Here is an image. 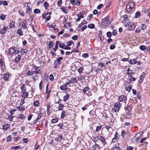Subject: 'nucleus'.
<instances>
[{
	"mask_svg": "<svg viewBox=\"0 0 150 150\" xmlns=\"http://www.w3.org/2000/svg\"><path fill=\"white\" fill-rule=\"evenodd\" d=\"M109 17V16H107L102 19L101 24L102 27H105L107 25L111 23V21L110 20Z\"/></svg>",
	"mask_w": 150,
	"mask_h": 150,
	"instance_id": "f257e3e1",
	"label": "nucleus"
},
{
	"mask_svg": "<svg viewBox=\"0 0 150 150\" xmlns=\"http://www.w3.org/2000/svg\"><path fill=\"white\" fill-rule=\"evenodd\" d=\"M122 104L119 102H117L115 103L114 105V108L112 109V111L115 112H118L120 109Z\"/></svg>",
	"mask_w": 150,
	"mask_h": 150,
	"instance_id": "f03ea898",
	"label": "nucleus"
},
{
	"mask_svg": "<svg viewBox=\"0 0 150 150\" xmlns=\"http://www.w3.org/2000/svg\"><path fill=\"white\" fill-rule=\"evenodd\" d=\"M134 6V4L133 2H129L126 5V10L127 12L131 11Z\"/></svg>",
	"mask_w": 150,
	"mask_h": 150,
	"instance_id": "7ed1b4c3",
	"label": "nucleus"
},
{
	"mask_svg": "<svg viewBox=\"0 0 150 150\" xmlns=\"http://www.w3.org/2000/svg\"><path fill=\"white\" fill-rule=\"evenodd\" d=\"M20 52V51L16 50L15 47H11L9 50L8 54L10 55L13 54H18Z\"/></svg>",
	"mask_w": 150,
	"mask_h": 150,
	"instance_id": "20e7f679",
	"label": "nucleus"
},
{
	"mask_svg": "<svg viewBox=\"0 0 150 150\" xmlns=\"http://www.w3.org/2000/svg\"><path fill=\"white\" fill-rule=\"evenodd\" d=\"M19 26V27L22 29L23 30L27 29V24L26 21L25 20L24 21H23L20 22Z\"/></svg>",
	"mask_w": 150,
	"mask_h": 150,
	"instance_id": "39448f33",
	"label": "nucleus"
},
{
	"mask_svg": "<svg viewBox=\"0 0 150 150\" xmlns=\"http://www.w3.org/2000/svg\"><path fill=\"white\" fill-rule=\"evenodd\" d=\"M127 100V97L124 95H121L118 98V101L119 102H125V101Z\"/></svg>",
	"mask_w": 150,
	"mask_h": 150,
	"instance_id": "423d86ee",
	"label": "nucleus"
},
{
	"mask_svg": "<svg viewBox=\"0 0 150 150\" xmlns=\"http://www.w3.org/2000/svg\"><path fill=\"white\" fill-rule=\"evenodd\" d=\"M125 110L129 112L126 115H130L131 114L130 111L132 110V107L130 105H128L127 106L125 107Z\"/></svg>",
	"mask_w": 150,
	"mask_h": 150,
	"instance_id": "0eeeda50",
	"label": "nucleus"
},
{
	"mask_svg": "<svg viewBox=\"0 0 150 150\" xmlns=\"http://www.w3.org/2000/svg\"><path fill=\"white\" fill-rule=\"evenodd\" d=\"M63 59V57H60L58 58L56 60H55L54 61V63L57 64H59L60 63V61L61 60Z\"/></svg>",
	"mask_w": 150,
	"mask_h": 150,
	"instance_id": "6e6552de",
	"label": "nucleus"
},
{
	"mask_svg": "<svg viewBox=\"0 0 150 150\" xmlns=\"http://www.w3.org/2000/svg\"><path fill=\"white\" fill-rule=\"evenodd\" d=\"M30 4L28 3L27 4V8H26V12L29 14H30L32 12V10L31 8H30Z\"/></svg>",
	"mask_w": 150,
	"mask_h": 150,
	"instance_id": "1a4fd4ad",
	"label": "nucleus"
},
{
	"mask_svg": "<svg viewBox=\"0 0 150 150\" xmlns=\"http://www.w3.org/2000/svg\"><path fill=\"white\" fill-rule=\"evenodd\" d=\"M9 75L8 74L6 73L3 75V79L7 81H8Z\"/></svg>",
	"mask_w": 150,
	"mask_h": 150,
	"instance_id": "9d476101",
	"label": "nucleus"
},
{
	"mask_svg": "<svg viewBox=\"0 0 150 150\" xmlns=\"http://www.w3.org/2000/svg\"><path fill=\"white\" fill-rule=\"evenodd\" d=\"M137 58L136 59H134L132 60H130L129 62L131 64L134 65L137 63Z\"/></svg>",
	"mask_w": 150,
	"mask_h": 150,
	"instance_id": "9b49d317",
	"label": "nucleus"
},
{
	"mask_svg": "<svg viewBox=\"0 0 150 150\" xmlns=\"http://www.w3.org/2000/svg\"><path fill=\"white\" fill-rule=\"evenodd\" d=\"M127 74L130 77L132 76L137 77V74L133 72H127Z\"/></svg>",
	"mask_w": 150,
	"mask_h": 150,
	"instance_id": "f8f14e48",
	"label": "nucleus"
},
{
	"mask_svg": "<svg viewBox=\"0 0 150 150\" xmlns=\"http://www.w3.org/2000/svg\"><path fill=\"white\" fill-rule=\"evenodd\" d=\"M92 150H98L100 149L99 146L95 143L91 147Z\"/></svg>",
	"mask_w": 150,
	"mask_h": 150,
	"instance_id": "ddd939ff",
	"label": "nucleus"
},
{
	"mask_svg": "<svg viewBox=\"0 0 150 150\" xmlns=\"http://www.w3.org/2000/svg\"><path fill=\"white\" fill-rule=\"evenodd\" d=\"M8 28V27L5 26H4L2 29L0 31V33L2 34H4V33L6 31L7 29Z\"/></svg>",
	"mask_w": 150,
	"mask_h": 150,
	"instance_id": "4468645a",
	"label": "nucleus"
},
{
	"mask_svg": "<svg viewBox=\"0 0 150 150\" xmlns=\"http://www.w3.org/2000/svg\"><path fill=\"white\" fill-rule=\"evenodd\" d=\"M22 29L21 28H18L17 31V33L20 36H21L23 35V31H22Z\"/></svg>",
	"mask_w": 150,
	"mask_h": 150,
	"instance_id": "2eb2a0df",
	"label": "nucleus"
},
{
	"mask_svg": "<svg viewBox=\"0 0 150 150\" xmlns=\"http://www.w3.org/2000/svg\"><path fill=\"white\" fill-rule=\"evenodd\" d=\"M60 89L62 91H65L67 90V87L66 85H63L60 86Z\"/></svg>",
	"mask_w": 150,
	"mask_h": 150,
	"instance_id": "dca6fc26",
	"label": "nucleus"
},
{
	"mask_svg": "<svg viewBox=\"0 0 150 150\" xmlns=\"http://www.w3.org/2000/svg\"><path fill=\"white\" fill-rule=\"evenodd\" d=\"M62 138V136L61 135H57V137H56L55 140L57 141H61Z\"/></svg>",
	"mask_w": 150,
	"mask_h": 150,
	"instance_id": "f3484780",
	"label": "nucleus"
},
{
	"mask_svg": "<svg viewBox=\"0 0 150 150\" xmlns=\"http://www.w3.org/2000/svg\"><path fill=\"white\" fill-rule=\"evenodd\" d=\"M27 69H28V71L25 74V75L28 76H30L33 75V72H32V71H30V70H28L29 68L28 67H27ZM25 70L26 71V69H25Z\"/></svg>",
	"mask_w": 150,
	"mask_h": 150,
	"instance_id": "a211bd4d",
	"label": "nucleus"
},
{
	"mask_svg": "<svg viewBox=\"0 0 150 150\" xmlns=\"http://www.w3.org/2000/svg\"><path fill=\"white\" fill-rule=\"evenodd\" d=\"M23 93L21 94V96L22 97L25 98L28 97V92L25 91V92H22Z\"/></svg>",
	"mask_w": 150,
	"mask_h": 150,
	"instance_id": "6ab92c4d",
	"label": "nucleus"
},
{
	"mask_svg": "<svg viewBox=\"0 0 150 150\" xmlns=\"http://www.w3.org/2000/svg\"><path fill=\"white\" fill-rule=\"evenodd\" d=\"M135 27V26L134 24L132 23L130 25L129 27L128 28L130 30H132L134 29Z\"/></svg>",
	"mask_w": 150,
	"mask_h": 150,
	"instance_id": "aec40b11",
	"label": "nucleus"
},
{
	"mask_svg": "<svg viewBox=\"0 0 150 150\" xmlns=\"http://www.w3.org/2000/svg\"><path fill=\"white\" fill-rule=\"evenodd\" d=\"M20 88L22 92H25V91H26V87L25 85L23 84L20 87Z\"/></svg>",
	"mask_w": 150,
	"mask_h": 150,
	"instance_id": "412c9836",
	"label": "nucleus"
},
{
	"mask_svg": "<svg viewBox=\"0 0 150 150\" xmlns=\"http://www.w3.org/2000/svg\"><path fill=\"white\" fill-rule=\"evenodd\" d=\"M16 108L18 109V110L21 111H23L25 110V107L24 106H23V105H20L18 107H17Z\"/></svg>",
	"mask_w": 150,
	"mask_h": 150,
	"instance_id": "4be33fe9",
	"label": "nucleus"
},
{
	"mask_svg": "<svg viewBox=\"0 0 150 150\" xmlns=\"http://www.w3.org/2000/svg\"><path fill=\"white\" fill-rule=\"evenodd\" d=\"M90 89L88 87H86L84 88L82 90V92L84 94H85L86 93L87 91Z\"/></svg>",
	"mask_w": 150,
	"mask_h": 150,
	"instance_id": "5701e85b",
	"label": "nucleus"
},
{
	"mask_svg": "<svg viewBox=\"0 0 150 150\" xmlns=\"http://www.w3.org/2000/svg\"><path fill=\"white\" fill-rule=\"evenodd\" d=\"M10 126L9 124H7L2 126V129L5 130H6L9 128Z\"/></svg>",
	"mask_w": 150,
	"mask_h": 150,
	"instance_id": "b1692460",
	"label": "nucleus"
},
{
	"mask_svg": "<svg viewBox=\"0 0 150 150\" xmlns=\"http://www.w3.org/2000/svg\"><path fill=\"white\" fill-rule=\"evenodd\" d=\"M21 56L19 55H18V56L16 57L15 59V62L17 63L21 59Z\"/></svg>",
	"mask_w": 150,
	"mask_h": 150,
	"instance_id": "393cba45",
	"label": "nucleus"
},
{
	"mask_svg": "<svg viewBox=\"0 0 150 150\" xmlns=\"http://www.w3.org/2000/svg\"><path fill=\"white\" fill-rule=\"evenodd\" d=\"M131 21L129 20H127V22H122V23L125 24V27L128 26L131 23Z\"/></svg>",
	"mask_w": 150,
	"mask_h": 150,
	"instance_id": "a878e982",
	"label": "nucleus"
},
{
	"mask_svg": "<svg viewBox=\"0 0 150 150\" xmlns=\"http://www.w3.org/2000/svg\"><path fill=\"white\" fill-rule=\"evenodd\" d=\"M85 14V12L84 11H82L81 13L78 14L77 15V16L78 17H79L81 18H82L83 17V15Z\"/></svg>",
	"mask_w": 150,
	"mask_h": 150,
	"instance_id": "bb28decb",
	"label": "nucleus"
},
{
	"mask_svg": "<svg viewBox=\"0 0 150 150\" xmlns=\"http://www.w3.org/2000/svg\"><path fill=\"white\" fill-rule=\"evenodd\" d=\"M48 80V75L47 73H45L44 76V81H47Z\"/></svg>",
	"mask_w": 150,
	"mask_h": 150,
	"instance_id": "cd10ccee",
	"label": "nucleus"
},
{
	"mask_svg": "<svg viewBox=\"0 0 150 150\" xmlns=\"http://www.w3.org/2000/svg\"><path fill=\"white\" fill-rule=\"evenodd\" d=\"M28 50L27 49H22L21 51V53L22 54H27L28 52Z\"/></svg>",
	"mask_w": 150,
	"mask_h": 150,
	"instance_id": "c85d7f7f",
	"label": "nucleus"
},
{
	"mask_svg": "<svg viewBox=\"0 0 150 150\" xmlns=\"http://www.w3.org/2000/svg\"><path fill=\"white\" fill-rule=\"evenodd\" d=\"M99 140V138L98 136H95L93 137V140L95 142H96Z\"/></svg>",
	"mask_w": 150,
	"mask_h": 150,
	"instance_id": "c756f323",
	"label": "nucleus"
},
{
	"mask_svg": "<svg viewBox=\"0 0 150 150\" xmlns=\"http://www.w3.org/2000/svg\"><path fill=\"white\" fill-rule=\"evenodd\" d=\"M99 140L101 141L102 143L104 144H105V139L102 136H100V139L99 138Z\"/></svg>",
	"mask_w": 150,
	"mask_h": 150,
	"instance_id": "7c9ffc66",
	"label": "nucleus"
},
{
	"mask_svg": "<svg viewBox=\"0 0 150 150\" xmlns=\"http://www.w3.org/2000/svg\"><path fill=\"white\" fill-rule=\"evenodd\" d=\"M69 95L67 93L66 95L64 96L63 97V100L64 101L66 102V100H67L69 98Z\"/></svg>",
	"mask_w": 150,
	"mask_h": 150,
	"instance_id": "2f4dec72",
	"label": "nucleus"
},
{
	"mask_svg": "<svg viewBox=\"0 0 150 150\" xmlns=\"http://www.w3.org/2000/svg\"><path fill=\"white\" fill-rule=\"evenodd\" d=\"M9 27L10 28H15V23L14 22L12 21H11L9 23Z\"/></svg>",
	"mask_w": 150,
	"mask_h": 150,
	"instance_id": "473e14b6",
	"label": "nucleus"
},
{
	"mask_svg": "<svg viewBox=\"0 0 150 150\" xmlns=\"http://www.w3.org/2000/svg\"><path fill=\"white\" fill-rule=\"evenodd\" d=\"M122 18H124V21H123V22H127V20H129L127 18V16L126 15L123 16Z\"/></svg>",
	"mask_w": 150,
	"mask_h": 150,
	"instance_id": "72a5a7b5",
	"label": "nucleus"
},
{
	"mask_svg": "<svg viewBox=\"0 0 150 150\" xmlns=\"http://www.w3.org/2000/svg\"><path fill=\"white\" fill-rule=\"evenodd\" d=\"M83 70V67H81L79 68L78 69V71L79 73V74H81L82 73V71Z\"/></svg>",
	"mask_w": 150,
	"mask_h": 150,
	"instance_id": "f704fd0d",
	"label": "nucleus"
},
{
	"mask_svg": "<svg viewBox=\"0 0 150 150\" xmlns=\"http://www.w3.org/2000/svg\"><path fill=\"white\" fill-rule=\"evenodd\" d=\"M25 118V116L24 115L21 114L18 116V118L21 120H23Z\"/></svg>",
	"mask_w": 150,
	"mask_h": 150,
	"instance_id": "c9c22d12",
	"label": "nucleus"
},
{
	"mask_svg": "<svg viewBox=\"0 0 150 150\" xmlns=\"http://www.w3.org/2000/svg\"><path fill=\"white\" fill-rule=\"evenodd\" d=\"M77 80L75 78H72L71 80V82L72 83H76Z\"/></svg>",
	"mask_w": 150,
	"mask_h": 150,
	"instance_id": "e433bc0d",
	"label": "nucleus"
},
{
	"mask_svg": "<svg viewBox=\"0 0 150 150\" xmlns=\"http://www.w3.org/2000/svg\"><path fill=\"white\" fill-rule=\"evenodd\" d=\"M65 44L61 42H60L59 43V47L61 48L64 49L65 47Z\"/></svg>",
	"mask_w": 150,
	"mask_h": 150,
	"instance_id": "4c0bfd02",
	"label": "nucleus"
},
{
	"mask_svg": "<svg viewBox=\"0 0 150 150\" xmlns=\"http://www.w3.org/2000/svg\"><path fill=\"white\" fill-rule=\"evenodd\" d=\"M64 106V105L61 103H60L59 104V106L58 107V110H62Z\"/></svg>",
	"mask_w": 150,
	"mask_h": 150,
	"instance_id": "58836bf2",
	"label": "nucleus"
},
{
	"mask_svg": "<svg viewBox=\"0 0 150 150\" xmlns=\"http://www.w3.org/2000/svg\"><path fill=\"white\" fill-rule=\"evenodd\" d=\"M137 77H134L132 76L130 77L129 80L130 82H131L132 81H134L136 80V78H137Z\"/></svg>",
	"mask_w": 150,
	"mask_h": 150,
	"instance_id": "ea45409f",
	"label": "nucleus"
},
{
	"mask_svg": "<svg viewBox=\"0 0 150 150\" xmlns=\"http://www.w3.org/2000/svg\"><path fill=\"white\" fill-rule=\"evenodd\" d=\"M132 88L131 86H128L125 87V89L126 91H128L129 92H130L131 91Z\"/></svg>",
	"mask_w": 150,
	"mask_h": 150,
	"instance_id": "a19ab883",
	"label": "nucleus"
},
{
	"mask_svg": "<svg viewBox=\"0 0 150 150\" xmlns=\"http://www.w3.org/2000/svg\"><path fill=\"white\" fill-rule=\"evenodd\" d=\"M58 121V119L57 118H53L51 120V122L52 123H56Z\"/></svg>",
	"mask_w": 150,
	"mask_h": 150,
	"instance_id": "79ce46f5",
	"label": "nucleus"
},
{
	"mask_svg": "<svg viewBox=\"0 0 150 150\" xmlns=\"http://www.w3.org/2000/svg\"><path fill=\"white\" fill-rule=\"evenodd\" d=\"M14 117L13 116H12V115H9L8 116V117L7 118V119L8 120H9V121H12V120H13V119Z\"/></svg>",
	"mask_w": 150,
	"mask_h": 150,
	"instance_id": "37998d69",
	"label": "nucleus"
},
{
	"mask_svg": "<svg viewBox=\"0 0 150 150\" xmlns=\"http://www.w3.org/2000/svg\"><path fill=\"white\" fill-rule=\"evenodd\" d=\"M48 5L49 4L47 3L46 1H45L44 2V6L46 9H47L48 7Z\"/></svg>",
	"mask_w": 150,
	"mask_h": 150,
	"instance_id": "c03bdc74",
	"label": "nucleus"
},
{
	"mask_svg": "<svg viewBox=\"0 0 150 150\" xmlns=\"http://www.w3.org/2000/svg\"><path fill=\"white\" fill-rule=\"evenodd\" d=\"M141 15V13L139 11L137 12L136 13L135 17V18H137L138 17H139Z\"/></svg>",
	"mask_w": 150,
	"mask_h": 150,
	"instance_id": "a18cd8bd",
	"label": "nucleus"
},
{
	"mask_svg": "<svg viewBox=\"0 0 150 150\" xmlns=\"http://www.w3.org/2000/svg\"><path fill=\"white\" fill-rule=\"evenodd\" d=\"M88 27L89 28H93L95 27V25L93 24H90L88 25Z\"/></svg>",
	"mask_w": 150,
	"mask_h": 150,
	"instance_id": "49530a36",
	"label": "nucleus"
},
{
	"mask_svg": "<svg viewBox=\"0 0 150 150\" xmlns=\"http://www.w3.org/2000/svg\"><path fill=\"white\" fill-rule=\"evenodd\" d=\"M139 48L140 50L142 51L145 50L146 49V46L144 45L140 46L139 47Z\"/></svg>",
	"mask_w": 150,
	"mask_h": 150,
	"instance_id": "de8ad7c7",
	"label": "nucleus"
},
{
	"mask_svg": "<svg viewBox=\"0 0 150 150\" xmlns=\"http://www.w3.org/2000/svg\"><path fill=\"white\" fill-rule=\"evenodd\" d=\"M39 104V102L38 101L36 100L33 103V105L35 106H38Z\"/></svg>",
	"mask_w": 150,
	"mask_h": 150,
	"instance_id": "09e8293b",
	"label": "nucleus"
},
{
	"mask_svg": "<svg viewBox=\"0 0 150 150\" xmlns=\"http://www.w3.org/2000/svg\"><path fill=\"white\" fill-rule=\"evenodd\" d=\"M6 141L7 142H9L11 141L12 138L11 137V136L10 135H9L8 137L6 138Z\"/></svg>",
	"mask_w": 150,
	"mask_h": 150,
	"instance_id": "8fccbe9b",
	"label": "nucleus"
},
{
	"mask_svg": "<svg viewBox=\"0 0 150 150\" xmlns=\"http://www.w3.org/2000/svg\"><path fill=\"white\" fill-rule=\"evenodd\" d=\"M102 126H97L96 127V132H98L102 128Z\"/></svg>",
	"mask_w": 150,
	"mask_h": 150,
	"instance_id": "3c124183",
	"label": "nucleus"
},
{
	"mask_svg": "<svg viewBox=\"0 0 150 150\" xmlns=\"http://www.w3.org/2000/svg\"><path fill=\"white\" fill-rule=\"evenodd\" d=\"M49 47L50 48H52L53 46V42L51 41H50L49 44Z\"/></svg>",
	"mask_w": 150,
	"mask_h": 150,
	"instance_id": "603ef678",
	"label": "nucleus"
},
{
	"mask_svg": "<svg viewBox=\"0 0 150 150\" xmlns=\"http://www.w3.org/2000/svg\"><path fill=\"white\" fill-rule=\"evenodd\" d=\"M42 113H40L38 115V117L35 120V121H37V120H39L40 119V118L41 117H42Z\"/></svg>",
	"mask_w": 150,
	"mask_h": 150,
	"instance_id": "864d4df0",
	"label": "nucleus"
},
{
	"mask_svg": "<svg viewBox=\"0 0 150 150\" xmlns=\"http://www.w3.org/2000/svg\"><path fill=\"white\" fill-rule=\"evenodd\" d=\"M40 12V10L39 9H38V8H36V9H35L34 11V12L35 13H39Z\"/></svg>",
	"mask_w": 150,
	"mask_h": 150,
	"instance_id": "5fc2aeb1",
	"label": "nucleus"
},
{
	"mask_svg": "<svg viewBox=\"0 0 150 150\" xmlns=\"http://www.w3.org/2000/svg\"><path fill=\"white\" fill-rule=\"evenodd\" d=\"M65 112L64 111H63L62 112V113L61 115V118H63L65 116Z\"/></svg>",
	"mask_w": 150,
	"mask_h": 150,
	"instance_id": "6e6d98bb",
	"label": "nucleus"
},
{
	"mask_svg": "<svg viewBox=\"0 0 150 150\" xmlns=\"http://www.w3.org/2000/svg\"><path fill=\"white\" fill-rule=\"evenodd\" d=\"M83 25V23H80L78 26L77 30L78 31H80V28Z\"/></svg>",
	"mask_w": 150,
	"mask_h": 150,
	"instance_id": "4d7b16f0",
	"label": "nucleus"
},
{
	"mask_svg": "<svg viewBox=\"0 0 150 150\" xmlns=\"http://www.w3.org/2000/svg\"><path fill=\"white\" fill-rule=\"evenodd\" d=\"M43 83V81H40L39 83V88L40 89V90H41L42 89Z\"/></svg>",
	"mask_w": 150,
	"mask_h": 150,
	"instance_id": "13d9d810",
	"label": "nucleus"
},
{
	"mask_svg": "<svg viewBox=\"0 0 150 150\" xmlns=\"http://www.w3.org/2000/svg\"><path fill=\"white\" fill-rule=\"evenodd\" d=\"M71 23L69 22L66 23L64 26V27L67 28L70 26Z\"/></svg>",
	"mask_w": 150,
	"mask_h": 150,
	"instance_id": "bf43d9fd",
	"label": "nucleus"
},
{
	"mask_svg": "<svg viewBox=\"0 0 150 150\" xmlns=\"http://www.w3.org/2000/svg\"><path fill=\"white\" fill-rule=\"evenodd\" d=\"M20 148V146H16L12 147H11V149H13L14 150H16Z\"/></svg>",
	"mask_w": 150,
	"mask_h": 150,
	"instance_id": "052dcab7",
	"label": "nucleus"
},
{
	"mask_svg": "<svg viewBox=\"0 0 150 150\" xmlns=\"http://www.w3.org/2000/svg\"><path fill=\"white\" fill-rule=\"evenodd\" d=\"M35 70L36 71V74H41L42 73V72L41 71L40 69H36Z\"/></svg>",
	"mask_w": 150,
	"mask_h": 150,
	"instance_id": "680f3d73",
	"label": "nucleus"
},
{
	"mask_svg": "<svg viewBox=\"0 0 150 150\" xmlns=\"http://www.w3.org/2000/svg\"><path fill=\"white\" fill-rule=\"evenodd\" d=\"M5 18V16L3 14H1L0 16V18L2 20H4Z\"/></svg>",
	"mask_w": 150,
	"mask_h": 150,
	"instance_id": "e2e57ef3",
	"label": "nucleus"
},
{
	"mask_svg": "<svg viewBox=\"0 0 150 150\" xmlns=\"http://www.w3.org/2000/svg\"><path fill=\"white\" fill-rule=\"evenodd\" d=\"M98 37L100 38L101 40L103 41V40L104 38L103 37H102V34L101 33L99 34L98 35Z\"/></svg>",
	"mask_w": 150,
	"mask_h": 150,
	"instance_id": "0e129e2a",
	"label": "nucleus"
},
{
	"mask_svg": "<svg viewBox=\"0 0 150 150\" xmlns=\"http://www.w3.org/2000/svg\"><path fill=\"white\" fill-rule=\"evenodd\" d=\"M82 56L83 57L86 58V57H89V55L87 53H85L83 54L82 55Z\"/></svg>",
	"mask_w": 150,
	"mask_h": 150,
	"instance_id": "69168bd1",
	"label": "nucleus"
},
{
	"mask_svg": "<svg viewBox=\"0 0 150 150\" xmlns=\"http://www.w3.org/2000/svg\"><path fill=\"white\" fill-rule=\"evenodd\" d=\"M83 75H81L78 76L77 77L78 79L80 81L82 80H83Z\"/></svg>",
	"mask_w": 150,
	"mask_h": 150,
	"instance_id": "338daca9",
	"label": "nucleus"
},
{
	"mask_svg": "<svg viewBox=\"0 0 150 150\" xmlns=\"http://www.w3.org/2000/svg\"><path fill=\"white\" fill-rule=\"evenodd\" d=\"M120 148L118 146H115L112 149V150H120Z\"/></svg>",
	"mask_w": 150,
	"mask_h": 150,
	"instance_id": "774afa93",
	"label": "nucleus"
}]
</instances>
